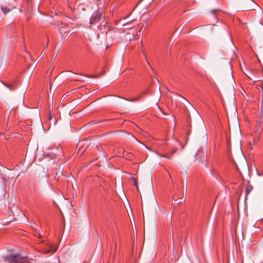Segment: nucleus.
Listing matches in <instances>:
<instances>
[{
	"label": "nucleus",
	"instance_id": "11",
	"mask_svg": "<svg viewBox=\"0 0 263 263\" xmlns=\"http://www.w3.org/2000/svg\"><path fill=\"white\" fill-rule=\"evenodd\" d=\"M53 118V115H52L51 111H49V113L48 115V119L49 121H51Z\"/></svg>",
	"mask_w": 263,
	"mask_h": 263
},
{
	"label": "nucleus",
	"instance_id": "8",
	"mask_svg": "<svg viewBox=\"0 0 263 263\" xmlns=\"http://www.w3.org/2000/svg\"><path fill=\"white\" fill-rule=\"evenodd\" d=\"M123 155L124 157H126L127 159H130L133 157V155L131 154H128L125 152H123Z\"/></svg>",
	"mask_w": 263,
	"mask_h": 263
},
{
	"label": "nucleus",
	"instance_id": "21",
	"mask_svg": "<svg viewBox=\"0 0 263 263\" xmlns=\"http://www.w3.org/2000/svg\"><path fill=\"white\" fill-rule=\"evenodd\" d=\"M250 2L252 3H254L252 1H250Z\"/></svg>",
	"mask_w": 263,
	"mask_h": 263
},
{
	"label": "nucleus",
	"instance_id": "3",
	"mask_svg": "<svg viewBox=\"0 0 263 263\" xmlns=\"http://www.w3.org/2000/svg\"><path fill=\"white\" fill-rule=\"evenodd\" d=\"M103 12V10H98L95 12L90 18V24H93L98 22L101 18V13Z\"/></svg>",
	"mask_w": 263,
	"mask_h": 263
},
{
	"label": "nucleus",
	"instance_id": "20",
	"mask_svg": "<svg viewBox=\"0 0 263 263\" xmlns=\"http://www.w3.org/2000/svg\"><path fill=\"white\" fill-rule=\"evenodd\" d=\"M252 9V8H248L247 10H251V9Z\"/></svg>",
	"mask_w": 263,
	"mask_h": 263
},
{
	"label": "nucleus",
	"instance_id": "12",
	"mask_svg": "<svg viewBox=\"0 0 263 263\" xmlns=\"http://www.w3.org/2000/svg\"><path fill=\"white\" fill-rule=\"evenodd\" d=\"M132 178V180L133 181V182H134V184H135L136 182H137V180L136 178H135V177H132V178Z\"/></svg>",
	"mask_w": 263,
	"mask_h": 263
},
{
	"label": "nucleus",
	"instance_id": "16",
	"mask_svg": "<svg viewBox=\"0 0 263 263\" xmlns=\"http://www.w3.org/2000/svg\"><path fill=\"white\" fill-rule=\"evenodd\" d=\"M177 151V149H175L174 150L172 151V155L176 151Z\"/></svg>",
	"mask_w": 263,
	"mask_h": 263
},
{
	"label": "nucleus",
	"instance_id": "13",
	"mask_svg": "<svg viewBox=\"0 0 263 263\" xmlns=\"http://www.w3.org/2000/svg\"><path fill=\"white\" fill-rule=\"evenodd\" d=\"M218 11H219V10H218V9L213 10H212L211 12L213 14H215V13H216Z\"/></svg>",
	"mask_w": 263,
	"mask_h": 263
},
{
	"label": "nucleus",
	"instance_id": "5",
	"mask_svg": "<svg viewBox=\"0 0 263 263\" xmlns=\"http://www.w3.org/2000/svg\"><path fill=\"white\" fill-rule=\"evenodd\" d=\"M13 8L9 9L8 8H7V7H6L5 6H1V9L4 14H6V13H8Z\"/></svg>",
	"mask_w": 263,
	"mask_h": 263
},
{
	"label": "nucleus",
	"instance_id": "1",
	"mask_svg": "<svg viewBox=\"0 0 263 263\" xmlns=\"http://www.w3.org/2000/svg\"><path fill=\"white\" fill-rule=\"evenodd\" d=\"M5 261L9 263H33L32 259L22 257L20 255H12L5 257Z\"/></svg>",
	"mask_w": 263,
	"mask_h": 263
},
{
	"label": "nucleus",
	"instance_id": "2",
	"mask_svg": "<svg viewBox=\"0 0 263 263\" xmlns=\"http://www.w3.org/2000/svg\"><path fill=\"white\" fill-rule=\"evenodd\" d=\"M262 98L261 100V109L257 121V125L255 127V132L257 135H259L262 130L263 126V88H262Z\"/></svg>",
	"mask_w": 263,
	"mask_h": 263
},
{
	"label": "nucleus",
	"instance_id": "19",
	"mask_svg": "<svg viewBox=\"0 0 263 263\" xmlns=\"http://www.w3.org/2000/svg\"><path fill=\"white\" fill-rule=\"evenodd\" d=\"M48 41L47 42V43L46 46V47H45V48H46V49L47 48V46H48Z\"/></svg>",
	"mask_w": 263,
	"mask_h": 263
},
{
	"label": "nucleus",
	"instance_id": "4",
	"mask_svg": "<svg viewBox=\"0 0 263 263\" xmlns=\"http://www.w3.org/2000/svg\"><path fill=\"white\" fill-rule=\"evenodd\" d=\"M52 152H51V154H53L55 156H63V152L61 148L59 147H55L52 149Z\"/></svg>",
	"mask_w": 263,
	"mask_h": 263
},
{
	"label": "nucleus",
	"instance_id": "18",
	"mask_svg": "<svg viewBox=\"0 0 263 263\" xmlns=\"http://www.w3.org/2000/svg\"><path fill=\"white\" fill-rule=\"evenodd\" d=\"M168 174H169V176H170V179L172 180V177H171V175H170V173H169V172H168Z\"/></svg>",
	"mask_w": 263,
	"mask_h": 263
},
{
	"label": "nucleus",
	"instance_id": "14",
	"mask_svg": "<svg viewBox=\"0 0 263 263\" xmlns=\"http://www.w3.org/2000/svg\"><path fill=\"white\" fill-rule=\"evenodd\" d=\"M160 144H166V142L165 141H164V140H162L160 141Z\"/></svg>",
	"mask_w": 263,
	"mask_h": 263
},
{
	"label": "nucleus",
	"instance_id": "7",
	"mask_svg": "<svg viewBox=\"0 0 263 263\" xmlns=\"http://www.w3.org/2000/svg\"><path fill=\"white\" fill-rule=\"evenodd\" d=\"M57 250V248L54 246H52L51 249L49 250H47L45 251V253H49L50 252L53 253L55 252Z\"/></svg>",
	"mask_w": 263,
	"mask_h": 263
},
{
	"label": "nucleus",
	"instance_id": "9",
	"mask_svg": "<svg viewBox=\"0 0 263 263\" xmlns=\"http://www.w3.org/2000/svg\"><path fill=\"white\" fill-rule=\"evenodd\" d=\"M158 155H159V156H160L161 157H165V158H166L169 159H170L171 158V156L170 155L168 154H164V155H162V154H158Z\"/></svg>",
	"mask_w": 263,
	"mask_h": 263
},
{
	"label": "nucleus",
	"instance_id": "10",
	"mask_svg": "<svg viewBox=\"0 0 263 263\" xmlns=\"http://www.w3.org/2000/svg\"><path fill=\"white\" fill-rule=\"evenodd\" d=\"M252 187L251 186H248L246 189V195H248L251 191Z\"/></svg>",
	"mask_w": 263,
	"mask_h": 263
},
{
	"label": "nucleus",
	"instance_id": "17",
	"mask_svg": "<svg viewBox=\"0 0 263 263\" xmlns=\"http://www.w3.org/2000/svg\"><path fill=\"white\" fill-rule=\"evenodd\" d=\"M9 114L7 115V122H8Z\"/></svg>",
	"mask_w": 263,
	"mask_h": 263
},
{
	"label": "nucleus",
	"instance_id": "15",
	"mask_svg": "<svg viewBox=\"0 0 263 263\" xmlns=\"http://www.w3.org/2000/svg\"><path fill=\"white\" fill-rule=\"evenodd\" d=\"M134 184H135V186L136 187V188H137V189H138L139 187H138V185L137 182H136Z\"/></svg>",
	"mask_w": 263,
	"mask_h": 263
},
{
	"label": "nucleus",
	"instance_id": "6",
	"mask_svg": "<svg viewBox=\"0 0 263 263\" xmlns=\"http://www.w3.org/2000/svg\"><path fill=\"white\" fill-rule=\"evenodd\" d=\"M1 82L6 86L7 87V88H8L9 89H10V90H14L15 89V87L14 86V84H7L4 82H3L2 81H1Z\"/></svg>",
	"mask_w": 263,
	"mask_h": 263
}]
</instances>
